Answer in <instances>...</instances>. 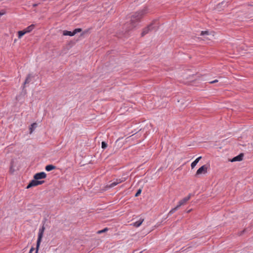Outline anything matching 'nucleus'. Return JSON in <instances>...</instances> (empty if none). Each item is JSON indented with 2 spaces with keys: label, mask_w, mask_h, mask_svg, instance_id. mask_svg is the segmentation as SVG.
Wrapping results in <instances>:
<instances>
[{
  "label": "nucleus",
  "mask_w": 253,
  "mask_h": 253,
  "mask_svg": "<svg viewBox=\"0 0 253 253\" xmlns=\"http://www.w3.org/2000/svg\"><path fill=\"white\" fill-rule=\"evenodd\" d=\"M46 177V174L44 172H41L35 174L34 176V178L35 179L39 180L41 179L45 178Z\"/></svg>",
  "instance_id": "nucleus-8"
},
{
  "label": "nucleus",
  "mask_w": 253,
  "mask_h": 253,
  "mask_svg": "<svg viewBox=\"0 0 253 253\" xmlns=\"http://www.w3.org/2000/svg\"><path fill=\"white\" fill-rule=\"evenodd\" d=\"M218 82V80H215L213 81H211V82H210V84H213V83H217Z\"/></svg>",
  "instance_id": "nucleus-22"
},
{
  "label": "nucleus",
  "mask_w": 253,
  "mask_h": 253,
  "mask_svg": "<svg viewBox=\"0 0 253 253\" xmlns=\"http://www.w3.org/2000/svg\"><path fill=\"white\" fill-rule=\"evenodd\" d=\"M108 228H105L103 230H99L97 231V234H100L102 233L105 232L106 231H108Z\"/></svg>",
  "instance_id": "nucleus-17"
},
{
  "label": "nucleus",
  "mask_w": 253,
  "mask_h": 253,
  "mask_svg": "<svg viewBox=\"0 0 253 253\" xmlns=\"http://www.w3.org/2000/svg\"><path fill=\"white\" fill-rule=\"evenodd\" d=\"M4 14V12H0V17L3 15Z\"/></svg>",
  "instance_id": "nucleus-24"
},
{
  "label": "nucleus",
  "mask_w": 253,
  "mask_h": 253,
  "mask_svg": "<svg viewBox=\"0 0 253 253\" xmlns=\"http://www.w3.org/2000/svg\"><path fill=\"white\" fill-rule=\"evenodd\" d=\"M35 27V25L32 24L24 30L18 32V37L20 39L24 35L30 33Z\"/></svg>",
  "instance_id": "nucleus-3"
},
{
  "label": "nucleus",
  "mask_w": 253,
  "mask_h": 253,
  "mask_svg": "<svg viewBox=\"0 0 253 253\" xmlns=\"http://www.w3.org/2000/svg\"><path fill=\"white\" fill-rule=\"evenodd\" d=\"M82 31L81 29H80V28H77V29H75L74 30V34L75 35L76 34H77V33H79V32H80L81 31Z\"/></svg>",
  "instance_id": "nucleus-19"
},
{
  "label": "nucleus",
  "mask_w": 253,
  "mask_h": 253,
  "mask_svg": "<svg viewBox=\"0 0 253 253\" xmlns=\"http://www.w3.org/2000/svg\"><path fill=\"white\" fill-rule=\"evenodd\" d=\"M191 197V194H189L187 197L184 198L182 200L179 201L178 204L177 206L175 207L174 208H173L171 209L169 212V215H171L172 213H173L180 207L181 206L184 205L187 201H188Z\"/></svg>",
  "instance_id": "nucleus-2"
},
{
  "label": "nucleus",
  "mask_w": 253,
  "mask_h": 253,
  "mask_svg": "<svg viewBox=\"0 0 253 253\" xmlns=\"http://www.w3.org/2000/svg\"><path fill=\"white\" fill-rule=\"evenodd\" d=\"M207 172V167L204 165L200 168L196 172V175H199L201 174H205Z\"/></svg>",
  "instance_id": "nucleus-7"
},
{
  "label": "nucleus",
  "mask_w": 253,
  "mask_h": 253,
  "mask_svg": "<svg viewBox=\"0 0 253 253\" xmlns=\"http://www.w3.org/2000/svg\"><path fill=\"white\" fill-rule=\"evenodd\" d=\"M141 192V189H139L137 191V192H136V193L135 194V197L138 196V195L140 194Z\"/></svg>",
  "instance_id": "nucleus-20"
},
{
  "label": "nucleus",
  "mask_w": 253,
  "mask_h": 253,
  "mask_svg": "<svg viewBox=\"0 0 253 253\" xmlns=\"http://www.w3.org/2000/svg\"><path fill=\"white\" fill-rule=\"evenodd\" d=\"M126 179L125 177H122L121 178L116 179L115 181H113V182L111 183L109 185H107L108 187L109 188H112L117 185H118L119 183H121L125 181H126Z\"/></svg>",
  "instance_id": "nucleus-6"
},
{
  "label": "nucleus",
  "mask_w": 253,
  "mask_h": 253,
  "mask_svg": "<svg viewBox=\"0 0 253 253\" xmlns=\"http://www.w3.org/2000/svg\"><path fill=\"white\" fill-rule=\"evenodd\" d=\"M208 35V32L207 31H202L201 35Z\"/></svg>",
  "instance_id": "nucleus-21"
},
{
  "label": "nucleus",
  "mask_w": 253,
  "mask_h": 253,
  "mask_svg": "<svg viewBox=\"0 0 253 253\" xmlns=\"http://www.w3.org/2000/svg\"><path fill=\"white\" fill-rule=\"evenodd\" d=\"M31 78H32L31 75L29 74L27 76V78H26V79L25 80V81L24 82V84H29L31 82Z\"/></svg>",
  "instance_id": "nucleus-15"
},
{
  "label": "nucleus",
  "mask_w": 253,
  "mask_h": 253,
  "mask_svg": "<svg viewBox=\"0 0 253 253\" xmlns=\"http://www.w3.org/2000/svg\"><path fill=\"white\" fill-rule=\"evenodd\" d=\"M143 221H144V219L140 218L138 221L133 223L131 225H133V226H134L135 227H138L142 224V223H143Z\"/></svg>",
  "instance_id": "nucleus-11"
},
{
  "label": "nucleus",
  "mask_w": 253,
  "mask_h": 253,
  "mask_svg": "<svg viewBox=\"0 0 253 253\" xmlns=\"http://www.w3.org/2000/svg\"><path fill=\"white\" fill-rule=\"evenodd\" d=\"M34 251V248H32L30 249V251L29 252V253H32L33 251Z\"/></svg>",
  "instance_id": "nucleus-23"
},
{
  "label": "nucleus",
  "mask_w": 253,
  "mask_h": 253,
  "mask_svg": "<svg viewBox=\"0 0 253 253\" xmlns=\"http://www.w3.org/2000/svg\"><path fill=\"white\" fill-rule=\"evenodd\" d=\"M153 29V27L152 26V24H150L146 28H144L141 33V36H144V35L148 34L150 31H152Z\"/></svg>",
  "instance_id": "nucleus-9"
},
{
  "label": "nucleus",
  "mask_w": 253,
  "mask_h": 253,
  "mask_svg": "<svg viewBox=\"0 0 253 253\" xmlns=\"http://www.w3.org/2000/svg\"><path fill=\"white\" fill-rule=\"evenodd\" d=\"M63 35L64 36H73L75 35L74 32L68 31H63Z\"/></svg>",
  "instance_id": "nucleus-14"
},
{
  "label": "nucleus",
  "mask_w": 253,
  "mask_h": 253,
  "mask_svg": "<svg viewBox=\"0 0 253 253\" xmlns=\"http://www.w3.org/2000/svg\"><path fill=\"white\" fill-rule=\"evenodd\" d=\"M101 147H102V148L105 149L107 147V143L104 141L102 142Z\"/></svg>",
  "instance_id": "nucleus-18"
},
{
  "label": "nucleus",
  "mask_w": 253,
  "mask_h": 253,
  "mask_svg": "<svg viewBox=\"0 0 253 253\" xmlns=\"http://www.w3.org/2000/svg\"><path fill=\"white\" fill-rule=\"evenodd\" d=\"M44 230H45V227H44V226H42V227L39 229V233H38V238L37 242V250L36 251V253H37V252H38V249L39 248V247L40 245L41 242L42 241V239L43 237Z\"/></svg>",
  "instance_id": "nucleus-4"
},
{
  "label": "nucleus",
  "mask_w": 253,
  "mask_h": 253,
  "mask_svg": "<svg viewBox=\"0 0 253 253\" xmlns=\"http://www.w3.org/2000/svg\"><path fill=\"white\" fill-rule=\"evenodd\" d=\"M37 124L36 123H33L32 125H31V127L30 128V133H32L34 129L36 127Z\"/></svg>",
  "instance_id": "nucleus-16"
},
{
  "label": "nucleus",
  "mask_w": 253,
  "mask_h": 253,
  "mask_svg": "<svg viewBox=\"0 0 253 253\" xmlns=\"http://www.w3.org/2000/svg\"><path fill=\"white\" fill-rule=\"evenodd\" d=\"M146 13V9H143L140 11L135 12L132 15L130 20V23L126 24L125 25L126 28L127 29V31L130 30L135 28L137 25V23L140 21V19Z\"/></svg>",
  "instance_id": "nucleus-1"
},
{
  "label": "nucleus",
  "mask_w": 253,
  "mask_h": 253,
  "mask_svg": "<svg viewBox=\"0 0 253 253\" xmlns=\"http://www.w3.org/2000/svg\"><path fill=\"white\" fill-rule=\"evenodd\" d=\"M243 157V154H240V155H238L237 156H236L234 158H233L231 161L232 162H236V161H241L242 160Z\"/></svg>",
  "instance_id": "nucleus-10"
},
{
  "label": "nucleus",
  "mask_w": 253,
  "mask_h": 253,
  "mask_svg": "<svg viewBox=\"0 0 253 253\" xmlns=\"http://www.w3.org/2000/svg\"><path fill=\"white\" fill-rule=\"evenodd\" d=\"M201 158H202L201 156L199 157L194 162H193L192 163L191 165L192 169H193L196 166V165L199 162V161L201 160Z\"/></svg>",
  "instance_id": "nucleus-12"
},
{
  "label": "nucleus",
  "mask_w": 253,
  "mask_h": 253,
  "mask_svg": "<svg viewBox=\"0 0 253 253\" xmlns=\"http://www.w3.org/2000/svg\"><path fill=\"white\" fill-rule=\"evenodd\" d=\"M43 180H38L37 179H34L32 180L27 186V188H30L32 187L36 186L39 185H41L44 183Z\"/></svg>",
  "instance_id": "nucleus-5"
},
{
  "label": "nucleus",
  "mask_w": 253,
  "mask_h": 253,
  "mask_svg": "<svg viewBox=\"0 0 253 253\" xmlns=\"http://www.w3.org/2000/svg\"><path fill=\"white\" fill-rule=\"evenodd\" d=\"M56 168V167L52 165H47L46 167H45V170L47 171H51L53 169H55Z\"/></svg>",
  "instance_id": "nucleus-13"
}]
</instances>
